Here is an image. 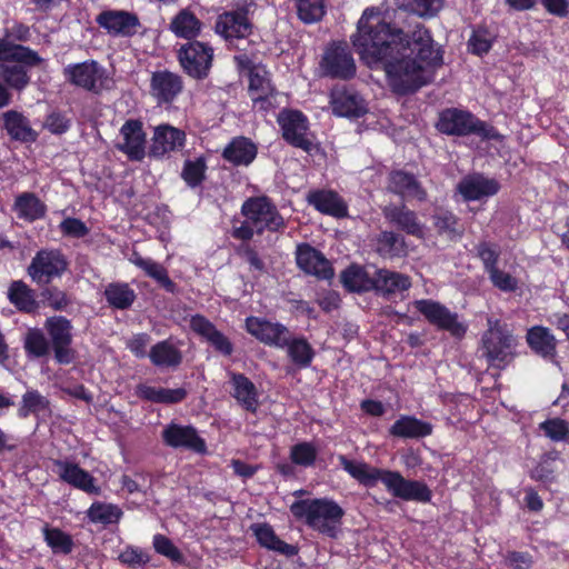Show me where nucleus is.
I'll list each match as a JSON object with an SVG mask.
<instances>
[{
    "label": "nucleus",
    "mask_w": 569,
    "mask_h": 569,
    "mask_svg": "<svg viewBox=\"0 0 569 569\" xmlns=\"http://www.w3.org/2000/svg\"><path fill=\"white\" fill-rule=\"evenodd\" d=\"M278 122L282 129L286 141L290 144L311 152L315 148L313 136L309 130L307 117L296 110L282 111L279 114Z\"/></svg>",
    "instance_id": "nucleus-9"
},
{
    "label": "nucleus",
    "mask_w": 569,
    "mask_h": 569,
    "mask_svg": "<svg viewBox=\"0 0 569 569\" xmlns=\"http://www.w3.org/2000/svg\"><path fill=\"white\" fill-rule=\"evenodd\" d=\"M0 60L20 62L28 66H36L41 62V58L37 52L6 39H0Z\"/></svg>",
    "instance_id": "nucleus-41"
},
{
    "label": "nucleus",
    "mask_w": 569,
    "mask_h": 569,
    "mask_svg": "<svg viewBox=\"0 0 569 569\" xmlns=\"http://www.w3.org/2000/svg\"><path fill=\"white\" fill-rule=\"evenodd\" d=\"M0 78L11 88L22 90L29 83V76L24 66L1 63Z\"/></svg>",
    "instance_id": "nucleus-50"
},
{
    "label": "nucleus",
    "mask_w": 569,
    "mask_h": 569,
    "mask_svg": "<svg viewBox=\"0 0 569 569\" xmlns=\"http://www.w3.org/2000/svg\"><path fill=\"white\" fill-rule=\"evenodd\" d=\"M152 545L157 553L168 558L173 563H184V556L168 537L157 533L153 536Z\"/></svg>",
    "instance_id": "nucleus-56"
},
{
    "label": "nucleus",
    "mask_w": 569,
    "mask_h": 569,
    "mask_svg": "<svg viewBox=\"0 0 569 569\" xmlns=\"http://www.w3.org/2000/svg\"><path fill=\"white\" fill-rule=\"evenodd\" d=\"M539 429L551 441L560 442L569 439V422L561 418H549L539 425Z\"/></svg>",
    "instance_id": "nucleus-55"
},
{
    "label": "nucleus",
    "mask_w": 569,
    "mask_h": 569,
    "mask_svg": "<svg viewBox=\"0 0 569 569\" xmlns=\"http://www.w3.org/2000/svg\"><path fill=\"white\" fill-rule=\"evenodd\" d=\"M296 6L298 17L305 23L319 21L326 12L323 0H297Z\"/></svg>",
    "instance_id": "nucleus-54"
},
{
    "label": "nucleus",
    "mask_w": 569,
    "mask_h": 569,
    "mask_svg": "<svg viewBox=\"0 0 569 569\" xmlns=\"http://www.w3.org/2000/svg\"><path fill=\"white\" fill-rule=\"evenodd\" d=\"M352 44L370 68H382L392 91L405 94L427 84L442 64L430 32L417 27L411 36L386 22L380 11L367 8L358 21Z\"/></svg>",
    "instance_id": "nucleus-1"
},
{
    "label": "nucleus",
    "mask_w": 569,
    "mask_h": 569,
    "mask_svg": "<svg viewBox=\"0 0 569 569\" xmlns=\"http://www.w3.org/2000/svg\"><path fill=\"white\" fill-rule=\"evenodd\" d=\"M239 67L249 70V96L256 108L268 109L270 106L269 97L273 93L268 72L262 67H251V62L246 54L234 57Z\"/></svg>",
    "instance_id": "nucleus-13"
},
{
    "label": "nucleus",
    "mask_w": 569,
    "mask_h": 569,
    "mask_svg": "<svg viewBox=\"0 0 569 569\" xmlns=\"http://www.w3.org/2000/svg\"><path fill=\"white\" fill-rule=\"evenodd\" d=\"M413 306L430 323L437 326L439 329L449 331L457 338L465 336L467 331L466 325L458 320L457 313L451 312L443 305L430 299H421L416 300Z\"/></svg>",
    "instance_id": "nucleus-10"
},
{
    "label": "nucleus",
    "mask_w": 569,
    "mask_h": 569,
    "mask_svg": "<svg viewBox=\"0 0 569 569\" xmlns=\"http://www.w3.org/2000/svg\"><path fill=\"white\" fill-rule=\"evenodd\" d=\"M43 536L47 545L54 553L68 555L72 551L73 541L70 535L58 528H43Z\"/></svg>",
    "instance_id": "nucleus-51"
},
{
    "label": "nucleus",
    "mask_w": 569,
    "mask_h": 569,
    "mask_svg": "<svg viewBox=\"0 0 569 569\" xmlns=\"http://www.w3.org/2000/svg\"><path fill=\"white\" fill-rule=\"evenodd\" d=\"M411 286L409 277L390 271L387 269H380L375 271V287L373 289L385 297H391L393 295L402 293L407 291Z\"/></svg>",
    "instance_id": "nucleus-33"
},
{
    "label": "nucleus",
    "mask_w": 569,
    "mask_h": 569,
    "mask_svg": "<svg viewBox=\"0 0 569 569\" xmlns=\"http://www.w3.org/2000/svg\"><path fill=\"white\" fill-rule=\"evenodd\" d=\"M288 357L299 368H308L315 357V350L305 338L292 337L290 331L286 336Z\"/></svg>",
    "instance_id": "nucleus-40"
},
{
    "label": "nucleus",
    "mask_w": 569,
    "mask_h": 569,
    "mask_svg": "<svg viewBox=\"0 0 569 569\" xmlns=\"http://www.w3.org/2000/svg\"><path fill=\"white\" fill-rule=\"evenodd\" d=\"M250 529L261 547L287 557H292L298 553V549L282 541L269 523H254Z\"/></svg>",
    "instance_id": "nucleus-32"
},
{
    "label": "nucleus",
    "mask_w": 569,
    "mask_h": 569,
    "mask_svg": "<svg viewBox=\"0 0 569 569\" xmlns=\"http://www.w3.org/2000/svg\"><path fill=\"white\" fill-rule=\"evenodd\" d=\"M459 193L467 201L483 200L495 196L499 189V182L493 178L482 174H471L465 177L457 187Z\"/></svg>",
    "instance_id": "nucleus-21"
},
{
    "label": "nucleus",
    "mask_w": 569,
    "mask_h": 569,
    "mask_svg": "<svg viewBox=\"0 0 569 569\" xmlns=\"http://www.w3.org/2000/svg\"><path fill=\"white\" fill-rule=\"evenodd\" d=\"M150 341L148 333H137L127 340L126 346L137 358H144L149 356L147 348Z\"/></svg>",
    "instance_id": "nucleus-64"
},
{
    "label": "nucleus",
    "mask_w": 569,
    "mask_h": 569,
    "mask_svg": "<svg viewBox=\"0 0 569 569\" xmlns=\"http://www.w3.org/2000/svg\"><path fill=\"white\" fill-rule=\"evenodd\" d=\"M433 427L430 422L420 420L415 416H400L390 427L389 433L398 438L419 439L432 433Z\"/></svg>",
    "instance_id": "nucleus-29"
},
{
    "label": "nucleus",
    "mask_w": 569,
    "mask_h": 569,
    "mask_svg": "<svg viewBox=\"0 0 569 569\" xmlns=\"http://www.w3.org/2000/svg\"><path fill=\"white\" fill-rule=\"evenodd\" d=\"M48 400L37 390L27 391L21 399V405L18 415L21 418H27L30 415H37L48 408Z\"/></svg>",
    "instance_id": "nucleus-53"
},
{
    "label": "nucleus",
    "mask_w": 569,
    "mask_h": 569,
    "mask_svg": "<svg viewBox=\"0 0 569 569\" xmlns=\"http://www.w3.org/2000/svg\"><path fill=\"white\" fill-rule=\"evenodd\" d=\"M389 189L406 200L422 201L426 198V191L416 177L402 170L390 173Z\"/></svg>",
    "instance_id": "nucleus-26"
},
{
    "label": "nucleus",
    "mask_w": 569,
    "mask_h": 569,
    "mask_svg": "<svg viewBox=\"0 0 569 569\" xmlns=\"http://www.w3.org/2000/svg\"><path fill=\"white\" fill-rule=\"evenodd\" d=\"M257 153L258 148L249 138L236 137L226 146L222 156L233 166H249Z\"/></svg>",
    "instance_id": "nucleus-31"
},
{
    "label": "nucleus",
    "mask_w": 569,
    "mask_h": 569,
    "mask_svg": "<svg viewBox=\"0 0 569 569\" xmlns=\"http://www.w3.org/2000/svg\"><path fill=\"white\" fill-rule=\"evenodd\" d=\"M13 210L19 219L33 222L44 217L47 206L32 192H22L13 204Z\"/></svg>",
    "instance_id": "nucleus-35"
},
{
    "label": "nucleus",
    "mask_w": 569,
    "mask_h": 569,
    "mask_svg": "<svg viewBox=\"0 0 569 569\" xmlns=\"http://www.w3.org/2000/svg\"><path fill=\"white\" fill-rule=\"evenodd\" d=\"M149 358L159 368L178 367L182 361L180 350L169 340H163L151 347Z\"/></svg>",
    "instance_id": "nucleus-39"
},
{
    "label": "nucleus",
    "mask_w": 569,
    "mask_h": 569,
    "mask_svg": "<svg viewBox=\"0 0 569 569\" xmlns=\"http://www.w3.org/2000/svg\"><path fill=\"white\" fill-rule=\"evenodd\" d=\"M186 134L182 130L162 124L156 128L151 152L153 156H163L182 148Z\"/></svg>",
    "instance_id": "nucleus-27"
},
{
    "label": "nucleus",
    "mask_w": 569,
    "mask_h": 569,
    "mask_svg": "<svg viewBox=\"0 0 569 569\" xmlns=\"http://www.w3.org/2000/svg\"><path fill=\"white\" fill-rule=\"evenodd\" d=\"M44 328L50 336L52 347L58 345H71L72 326L64 317H50L46 320Z\"/></svg>",
    "instance_id": "nucleus-46"
},
{
    "label": "nucleus",
    "mask_w": 569,
    "mask_h": 569,
    "mask_svg": "<svg viewBox=\"0 0 569 569\" xmlns=\"http://www.w3.org/2000/svg\"><path fill=\"white\" fill-rule=\"evenodd\" d=\"M495 39L496 34L487 27H478L473 29L468 40V48L470 52L477 56H482L491 49Z\"/></svg>",
    "instance_id": "nucleus-52"
},
{
    "label": "nucleus",
    "mask_w": 569,
    "mask_h": 569,
    "mask_svg": "<svg viewBox=\"0 0 569 569\" xmlns=\"http://www.w3.org/2000/svg\"><path fill=\"white\" fill-rule=\"evenodd\" d=\"M493 286L501 291H513L517 289L518 281L510 273L499 270L498 268L488 272Z\"/></svg>",
    "instance_id": "nucleus-62"
},
{
    "label": "nucleus",
    "mask_w": 569,
    "mask_h": 569,
    "mask_svg": "<svg viewBox=\"0 0 569 569\" xmlns=\"http://www.w3.org/2000/svg\"><path fill=\"white\" fill-rule=\"evenodd\" d=\"M202 23L188 9L181 10L171 21L170 30L179 38L193 39L199 36Z\"/></svg>",
    "instance_id": "nucleus-43"
},
{
    "label": "nucleus",
    "mask_w": 569,
    "mask_h": 569,
    "mask_svg": "<svg viewBox=\"0 0 569 569\" xmlns=\"http://www.w3.org/2000/svg\"><path fill=\"white\" fill-rule=\"evenodd\" d=\"M309 204L319 212L335 218H345L348 214V206L345 200L332 190H315L308 194Z\"/></svg>",
    "instance_id": "nucleus-25"
},
{
    "label": "nucleus",
    "mask_w": 569,
    "mask_h": 569,
    "mask_svg": "<svg viewBox=\"0 0 569 569\" xmlns=\"http://www.w3.org/2000/svg\"><path fill=\"white\" fill-rule=\"evenodd\" d=\"M130 261L136 267L143 270L147 276L159 282L168 291L173 290L174 284L168 277L167 270L163 266H161L160 263L150 258H143L138 252L132 253Z\"/></svg>",
    "instance_id": "nucleus-44"
},
{
    "label": "nucleus",
    "mask_w": 569,
    "mask_h": 569,
    "mask_svg": "<svg viewBox=\"0 0 569 569\" xmlns=\"http://www.w3.org/2000/svg\"><path fill=\"white\" fill-rule=\"evenodd\" d=\"M531 350L545 359L553 361L557 355V340L549 328L535 326L527 332Z\"/></svg>",
    "instance_id": "nucleus-30"
},
{
    "label": "nucleus",
    "mask_w": 569,
    "mask_h": 569,
    "mask_svg": "<svg viewBox=\"0 0 569 569\" xmlns=\"http://www.w3.org/2000/svg\"><path fill=\"white\" fill-rule=\"evenodd\" d=\"M385 217L393 224L409 234L422 238L425 234L423 226L418 221L413 211L401 206H387L383 209Z\"/></svg>",
    "instance_id": "nucleus-34"
},
{
    "label": "nucleus",
    "mask_w": 569,
    "mask_h": 569,
    "mask_svg": "<svg viewBox=\"0 0 569 569\" xmlns=\"http://www.w3.org/2000/svg\"><path fill=\"white\" fill-rule=\"evenodd\" d=\"M395 3L408 12L421 18L435 17L443 7V0H393Z\"/></svg>",
    "instance_id": "nucleus-47"
},
{
    "label": "nucleus",
    "mask_w": 569,
    "mask_h": 569,
    "mask_svg": "<svg viewBox=\"0 0 569 569\" xmlns=\"http://www.w3.org/2000/svg\"><path fill=\"white\" fill-rule=\"evenodd\" d=\"M515 339L506 325L498 319L488 318V330L482 336V348L489 362L499 366L512 353Z\"/></svg>",
    "instance_id": "nucleus-6"
},
{
    "label": "nucleus",
    "mask_w": 569,
    "mask_h": 569,
    "mask_svg": "<svg viewBox=\"0 0 569 569\" xmlns=\"http://www.w3.org/2000/svg\"><path fill=\"white\" fill-rule=\"evenodd\" d=\"M213 58V49L200 41L188 42L179 50V60L184 71L197 79L207 77Z\"/></svg>",
    "instance_id": "nucleus-11"
},
{
    "label": "nucleus",
    "mask_w": 569,
    "mask_h": 569,
    "mask_svg": "<svg viewBox=\"0 0 569 569\" xmlns=\"http://www.w3.org/2000/svg\"><path fill=\"white\" fill-rule=\"evenodd\" d=\"M216 31L228 41L244 39L251 33V23L243 11H228L218 17Z\"/></svg>",
    "instance_id": "nucleus-24"
},
{
    "label": "nucleus",
    "mask_w": 569,
    "mask_h": 569,
    "mask_svg": "<svg viewBox=\"0 0 569 569\" xmlns=\"http://www.w3.org/2000/svg\"><path fill=\"white\" fill-rule=\"evenodd\" d=\"M232 396L247 411L254 412L259 405V395L254 383L242 373L229 372Z\"/></svg>",
    "instance_id": "nucleus-28"
},
{
    "label": "nucleus",
    "mask_w": 569,
    "mask_h": 569,
    "mask_svg": "<svg viewBox=\"0 0 569 569\" xmlns=\"http://www.w3.org/2000/svg\"><path fill=\"white\" fill-rule=\"evenodd\" d=\"M9 301L19 310L27 313L36 312L39 303L36 300V292L22 280H14L8 288Z\"/></svg>",
    "instance_id": "nucleus-36"
},
{
    "label": "nucleus",
    "mask_w": 569,
    "mask_h": 569,
    "mask_svg": "<svg viewBox=\"0 0 569 569\" xmlns=\"http://www.w3.org/2000/svg\"><path fill=\"white\" fill-rule=\"evenodd\" d=\"M87 513L92 522L103 525L118 522L122 516V511L118 506L100 501L93 502Z\"/></svg>",
    "instance_id": "nucleus-48"
},
{
    "label": "nucleus",
    "mask_w": 569,
    "mask_h": 569,
    "mask_svg": "<svg viewBox=\"0 0 569 569\" xmlns=\"http://www.w3.org/2000/svg\"><path fill=\"white\" fill-rule=\"evenodd\" d=\"M191 330L210 343L218 352L230 356L233 351L231 341L219 331L214 325L201 315H194L190 319Z\"/></svg>",
    "instance_id": "nucleus-23"
},
{
    "label": "nucleus",
    "mask_w": 569,
    "mask_h": 569,
    "mask_svg": "<svg viewBox=\"0 0 569 569\" xmlns=\"http://www.w3.org/2000/svg\"><path fill=\"white\" fill-rule=\"evenodd\" d=\"M104 297L111 307L124 310L131 307L136 299V293L129 284L114 282L106 287Z\"/></svg>",
    "instance_id": "nucleus-45"
},
{
    "label": "nucleus",
    "mask_w": 569,
    "mask_h": 569,
    "mask_svg": "<svg viewBox=\"0 0 569 569\" xmlns=\"http://www.w3.org/2000/svg\"><path fill=\"white\" fill-rule=\"evenodd\" d=\"M297 263L301 270L321 279H330L333 270L328 259L309 244L297 248Z\"/></svg>",
    "instance_id": "nucleus-22"
},
{
    "label": "nucleus",
    "mask_w": 569,
    "mask_h": 569,
    "mask_svg": "<svg viewBox=\"0 0 569 569\" xmlns=\"http://www.w3.org/2000/svg\"><path fill=\"white\" fill-rule=\"evenodd\" d=\"M4 129L8 134L22 142H34L37 140L36 131L30 127L29 121L21 113L10 110L3 114Z\"/></svg>",
    "instance_id": "nucleus-38"
},
{
    "label": "nucleus",
    "mask_w": 569,
    "mask_h": 569,
    "mask_svg": "<svg viewBox=\"0 0 569 569\" xmlns=\"http://www.w3.org/2000/svg\"><path fill=\"white\" fill-rule=\"evenodd\" d=\"M163 442L174 449L184 448L197 453H204L207 446L192 426L171 422L162 430Z\"/></svg>",
    "instance_id": "nucleus-16"
},
{
    "label": "nucleus",
    "mask_w": 569,
    "mask_h": 569,
    "mask_svg": "<svg viewBox=\"0 0 569 569\" xmlns=\"http://www.w3.org/2000/svg\"><path fill=\"white\" fill-rule=\"evenodd\" d=\"M136 395L147 401L170 405L182 401L187 391L183 388L167 389L141 383L137 386Z\"/></svg>",
    "instance_id": "nucleus-37"
},
{
    "label": "nucleus",
    "mask_w": 569,
    "mask_h": 569,
    "mask_svg": "<svg viewBox=\"0 0 569 569\" xmlns=\"http://www.w3.org/2000/svg\"><path fill=\"white\" fill-rule=\"evenodd\" d=\"M43 298L46 299L49 307L57 311H62L67 309L70 305L71 300L67 296L66 292L59 290L58 288H49L42 292Z\"/></svg>",
    "instance_id": "nucleus-63"
},
{
    "label": "nucleus",
    "mask_w": 569,
    "mask_h": 569,
    "mask_svg": "<svg viewBox=\"0 0 569 569\" xmlns=\"http://www.w3.org/2000/svg\"><path fill=\"white\" fill-rule=\"evenodd\" d=\"M378 251L383 256H400L405 252L403 238L392 231H383L378 238Z\"/></svg>",
    "instance_id": "nucleus-57"
},
{
    "label": "nucleus",
    "mask_w": 569,
    "mask_h": 569,
    "mask_svg": "<svg viewBox=\"0 0 569 569\" xmlns=\"http://www.w3.org/2000/svg\"><path fill=\"white\" fill-rule=\"evenodd\" d=\"M206 162L203 159L187 160L182 169V178L190 187H197L204 177Z\"/></svg>",
    "instance_id": "nucleus-59"
},
{
    "label": "nucleus",
    "mask_w": 569,
    "mask_h": 569,
    "mask_svg": "<svg viewBox=\"0 0 569 569\" xmlns=\"http://www.w3.org/2000/svg\"><path fill=\"white\" fill-rule=\"evenodd\" d=\"M63 76L71 84L93 93L110 88L107 70L94 60L68 64Z\"/></svg>",
    "instance_id": "nucleus-5"
},
{
    "label": "nucleus",
    "mask_w": 569,
    "mask_h": 569,
    "mask_svg": "<svg viewBox=\"0 0 569 569\" xmlns=\"http://www.w3.org/2000/svg\"><path fill=\"white\" fill-rule=\"evenodd\" d=\"M52 470L60 480L88 495H99L101 491L96 479L76 462L54 460Z\"/></svg>",
    "instance_id": "nucleus-14"
},
{
    "label": "nucleus",
    "mask_w": 569,
    "mask_h": 569,
    "mask_svg": "<svg viewBox=\"0 0 569 569\" xmlns=\"http://www.w3.org/2000/svg\"><path fill=\"white\" fill-rule=\"evenodd\" d=\"M246 329L264 345L284 349L288 328L279 322H271L259 317H248Z\"/></svg>",
    "instance_id": "nucleus-17"
},
{
    "label": "nucleus",
    "mask_w": 569,
    "mask_h": 569,
    "mask_svg": "<svg viewBox=\"0 0 569 569\" xmlns=\"http://www.w3.org/2000/svg\"><path fill=\"white\" fill-rule=\"evenodd\" d=\"M182 90L181 77L177 73L160 70L152 73L150 79V93L158 103L173 101Z\"/></svg>",
    "instance_id": "nucleus-19"
},
{
    "label": "nucleus",
    "mask_w": 569,
    "mask_h": 569,
    "mask_svg": "<svg viewBox=\"0 0 569 569\" xmlns=\"http://www.w3.org/2000/svg\"><path fill=\"white\" fill-rule=\"evenodd\" d=\"M120 562L130 567L143 566L149 561V555L138 547H127L119 555Z\"/></svg>",
    "instance_id": "nucleus-61"
},
{
    "label": "nucleus",
    "mask_w": 569,
    "mask_h": 569,
    "mask_svg": "<svg viewBox=\"0 0 569 569\" xmlns=\"http://www.w3.org/2000/svg\"><path fill=\"white\" fill-rule=\"evenodd\" d=\"M339 462L343 470L366 487L371 488L382 482L393 497L406 501L426 503L432 498V492L425 482L408 480L398 471L375 468L365 462L349 460L345 456H339Z\"/></svg>",
    "instance_id": "nucleus-2"
},
{
    "label": "nucleus",
    "mask_w": 569,
    "mask_h": 569,
    "mask_svg": "<svg viewBox=\"0 0 569 569\" xmlns=\"http://www.w3.org/2000/svg\"><path fill=\"white\" fill-rule=\"evenodd\" d=\"M120 137L118 149L131 160H142L146 154V133L142 122L132 119L126 121L120 129Z\"/></svg>",
    "instance_id": "nucleus-18"
},
{
    "label": "nucleus",
    "mask_w": 569,
    "mask_h": 569,
    "mask_svg": "<svg viewBox=\"0 0 569 569\" xmlns=\"http://www.w3.org/2000/svg\"><path fill=\"white\" fill-rule=\"evenodd\" d=\"M70 119L60 111L50 112L43 122V128L52 134H62L70 128Z\"/></svg>",
    "instance_id": "nucleus-60"
},
{
    "label": "nucleus",
    "mask_w": 569,
    "mask_h": 569,
    "mask_svg": "<svg viewBox=\"0 0 569 569\" xmlns=\"http://www.w3.org/2000/svg\"><path fill=\"white\" fill-rule=\"evenodd\" d=\"M96 20L101 28L113 37H132L140 27L138 16L124 10L102 11Z\"/></svg>",
    "instance_id": "nucleus-15"
},
{
    "label": "nucleus",
    "mask_w": 569,
    "mask_h": 569,
    "mask_svg": "<svg viewBox=\"0 0 569 569\" xmlns=\"http://www.w3.org/2000/svg\"><path fill=\"white\" fill-rule=\"evenodd\" d=\"M68 268L64 254L57 249H43L36 253L28 267V274L37 284H48L60 278Z\"/></svg>",
    "instance_id": "nucleus-8"
},
{
    "label": "nucleus",
    "mask_w": 569,
    "mask_h": 569,
    "mask_svg": "<svg viewBox=\"0 0 569 569\" xmlns=\"http://www.w3.org/2000/svg\"><path fill=\"white\" fill-rule=\"evenodd\" d=\"M330 104L335 114L346 118H359L367 108L363 99L353 90L335 88L330 94Z\"/></svg>",
    "instance_id": "nucleus-20"
},
{
    "label": "nucleus",
    "mask_w": 569,
    "mask_h": 569,
    "mask_svg": "<svg viewBox=\"0 0 569 569\" xmlns=\"http://www.w3.org/2000/svg\"><path fill=\"white\" fill-rule=\"evenodd\" d=\"M318 450L311 442H300L291 447L290 459L295 465L310 467L315 463Z\"/></svg>",
    "instance_id": "nucleus-58"
},
{
    "label": "nucleus",
    "mask_w": 569,
    "mask_h": 569,
    "mask_svg": "<svg viewBox=\"0 0 569 569\" xmlns=\"http://www.w3.org/2000/svg\"><path fill=\"white\" fill-rule=\"evenodd\" d=\"M437 129L448 136L476 134L490 138L491 129L471 112L458 108H449L440 112Z\"/></svg>",
    "instance_id": "nucleus-4"
},
{
    "label": "nucleus",
    "mask_w": 569,
    "mask_h": 569,
    "mask_svg": "<svg viewBox=\"0 0 569 569\" xmlns=\"http://www.w3.org/2000/svg\"><path fill=\"white\" fill-rule=\"evenodd\" d=\"M23 346L28 356L40 358L49 352L50 343L44 333L38 328H31L27 331Z\"/></svg>",
    "instance_id": "nucleus-49"
},
{
    "label": "nucleus",
    "mask_w": 569,
    "mask_h": 569,
    "mask_svg": "<svg viewBox=\"0 0 569 569\" xmlns=\"http://www.w3.org/2000/svg\"><path fill=\"white\" fill-rule=\"evenodd\" d=\"M341 281L343 286L350 291H369L375 287V276L357 264H352L341 273Z\"/></svg>",
    "instance_id": "nucleus-42"
},
{
    "label": "nucleus",
    "mask_w": 569,
    "mask_h": 569,
    "mask_svg": "<svg viewBox=\"0 0 569 569\" xmlns=\"http://www.w3.org/2000/svg\"><path fill=\"white\" fill-rule=\"evenodd\" d=\"M321 70L325 76L338 79H350L356 74V62L347 44H330L321 59Z\"/></svg>",
    "instance_id": "nucleus-12"
},
{
    "label": "nucleus",
    "mask_w": 569,
    "mask_h": 569,
    "mask_svg": "<svg viewBox=\"0 0 569 569\" xmlns=\"http://www.w3.org/2000/svg\"><path fill=\"white\" fill-rule=\"evenodd\" d=\"M290 511L297 520L330 538L337 537L345 515L343 509L328 498L297 500Z\"/></svg>",
    "instance_id": "nucleus-3"
},
{
    "label": "nucleus",
    "mask_w": 569,
    "mask_h": 569,
    "mask_svg": "<svg viewBox=\"0 0 569 569\" xmlns=\"http://www.w3.org/2000/svg\"><path fill=\"white\" fill-rule=\"evenodd\" d=\"M241 211L249 223L256 227L257 233L264 230L274 232L284 227L283 218L267 197L249 198L243 202Z\"/></svg>",
    "instance_id": "nucleus-7"
}]
</instances>
